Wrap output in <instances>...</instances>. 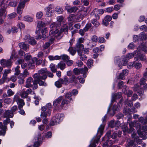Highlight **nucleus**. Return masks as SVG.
Instances as JSON below:
<instances>
[{"instance_id": "f257e3e1", "label": "nucleus", "mask_w": 147, "mask_h": 147, "mask_svg": "<svg viewBox=\"0 0 147 147\" xmlns=\"http://www.w3.org/2000/svg\"><path fill=\"white\" fill-rule=\"evenodd\" d=\"M139 122H140L139 123L138 122L135 121L133 122H131L129 123L130 130L132 132L134 130L133 127H134L139 128L140 129L141 128L140 124L144 125L147 124V117L144 119V118L141 117L139 118Z\"/></svg>"}, {"instance_id": "f03ea898", "label": "nucleus", "mask_w": 147, "mask_h": 147, "mask_svg": "<svg viewBox=\"0 0 147 147\" xmlns=\"http://www.w3.org/2000/svg\"><path fill=\"white\" fill-rule=\"evenodd\" d=\"M38 73H36L33 76L34 78H40L43 80H45L47 78V69L46 68H43L38 71Z\"/></svg>"}, {"instance_id": "7ed1b4c3", "label": "nucleus", "mask_w": 147, "mask_h": 147, "mask_svg": "<svg viewBox=\"0 0 147 147\" xmlns=\"http://www.w3.org/2000/svg\"><path fill=\"white\" fill-rule=\"evenodd\" d=\"M13 101L14 102L16 101L17 102L18 105L19 109H22L25 105L24 100L20 98L18 93L14 95L13 98Z\"/></svg>"}, {"instance_id": "20e7f679", "label": "nucleus", "mask_w": 147, "mask_h": 147, "mask_svg": "<svg viewBox=\"0 0 147 147\" xmlns=\"http://www.w3.org/2000/svg\"><path fill=\"white\" fill-rule=\"evenodd\" d=\"M64 117V115L62 114H57L53 117V119L54 120L51 121L50 124L51 125H53L57 123H59L60 121L62 120Z\"/></svg>"}, {"instance_id": "39448f33", "label": "nucleus", "mask_w": 147, "mask_h": 147, "mask_svg": "<svg viewBox=\"0 0 147 147\" xmlns=\"http://www.w3.org/2000/svg\"><path fill=\"white\" fill-rule=\"evenodd\" d=\"M104 127V125H101L100 126L98 129L97 134L99 135V133H100V135H98V136H99V138L97 140H94L93 142L91 143L90 144V146L91 147H95L96 146V144L98 143L101 135L102 134Z\"/></svg>"}, {"instance_id": "423d86ee", "label": "nucleus", "mask_w": 147, "mask_h": 147, "mask_svg": "<svg viewBox=\"0 0 147 147\" xmlns=\"http://www.w3.org/2000/svg\"><path fill=\"white\" fill-rule=\"evenodd\" d=\"M81 11L79 12L77 15L76 16L78 17L79 19H82L88 14V10L86 8L81 6Z\"/></svg>"}, {"instance_id": "0eeeda50", "label": "nucleus", "mask_w": 147, "mask_h": 147, "mask_svg": "<svg viewBox=\"0 0 147 147\" xmlns=\"http://www.w3.org/2000/svg\"><path fill=\"white\" fill-rule=\"evenodd\" d=\"M57 25L55 22H53L51 24L50 26V28L51 29L50 30L49 34L50 35H55L58 32V29H56L55 30H54L56 29L57 28Z\"/></svg>"}, {"instance_id": "6e6552de", "label": "nucleus", "mask_w": 147, "mask_h": 147, "mask_svg": "<svg viewBox=\"0 0 147 147\" xmlns=\"http://www.w3.org/2000/svg\"><path fill=\"white\" fill-rule=\"evenodd\" d=\"M115 63H116L119 67H120L121 65H125L128 62L126 58H124V59L122 61V62H121L119 57H116L115 58Z\"/></svg>"}, {"instance_id": "1a4fd4ad", "label": "nucleus", "mask_w": 147, "mask_h": 147, "mask_svg": "<svg viewBox=\"0 0 147 147\" xmlns=\"http://www.w3.org/2000/svg\"><path fill=\"white\" fill-rule=\"evenodd\" d=\"M12 62L11 60L9 59L6 60L5 59H1L0 61V63L1 65L4 66L9 67L11 66Z\"/></svg>"}, {"instance_id": "9d476101", "label": "nucleus", "mask_w": 147, "mask_h": 147, "mask_svg": "<svg viewBox=\"0 0 147 147\" xmlns=\"http://www.w3.org/2000/svg\"><path fill=\"white\" fill-rule=\"evenodd\" d=\"M25 3L22 2V0H21L19 4L17 7V13L18 14H21L22 13V10L24 8Z\"/></svg>"}, {"instance_id": "9b49d317", "label": "nucleus", "mask_w": 147, "mask_h": 147, "mask_svg": "<svg viewBox=\"0 0 147 147\" xmlns=\"http://www.w3.org/2000/svg\"><path fill=\"white\" fill-rule=\"evenodd\" d=\"M32 92V89L30 88L27 89L26 91H25L24 89H23L20 94V96L23 98H25L27 97L28 94L31 93Z\"/></svg>"}, {"instance_id": "f8f14e48", "label": "nucleus", "mask_w": 147, "mask_h": 147, "mask_svg": "<svg viewBox=\"0 0 147 147\" xmlns=\"http://www.w3.org/2000/svg\"><path fill=\"white\" fill-rule=\"evenodd\" d=\"M7 129L6 125H3L2 123L0 122V136H4Z\"/></svg>"}, {"instance_id": "ddd939ff", "label": "nucleus", "mask_w": 147, "mask_h": 147, "mask_svg": "<svg viewBox=\"0 0 147 147\" xmlns=\"http://www.w3.org/2000/svg\"><path fill=\"white\" fill-rule=\"evenodd\" d=\"M42 111L41 112L40 116L41 118L46 117L47 115V113L49 115L51 114V112L50 111H47L46 110V107H42Z\"/></svg>"}, {"instance_id": "4468645a", "label": "nucleus", "mask_w": 147, "mask_h": 147, "mask_svg": "<svg viewBox=\"0 0 147 147\" xmlns=\"http://www.w3.org/2000/svg\"><path fill=\"white\" fill-rule=\"evenodd\" d=\"M24 39L26 40H27L28 43L31 45H34L36 44L35 40L33 38L31 37L29 35H26L25 36Z\"/></svg>"}, {"instance_id": "2eb2a0df", "label": "nucleus", "mask_w": 147, "mask_h": 147, "mask_svg": "<svg viewBox=\"0 0 147 147\" xmlns=\"http://www.w3.org/2000/svg\"><path fill=\"white\" fill-rule=\"evenodd\" d=\"M47 29L46 28H44L42 29L41 31V33L42 34V36L41 35H38V37L36 38L37 39H41L44 40L46 38V36L45 34L47 32Z\"/></svg>"}, {"instance_id": "dca6fc26", "label": "nucleus", "mask_w": 147, "mask_h": 147, "mask_svg": "<svg viewBox=\"0 0 147 147\" xmlns=\"http://www.w3.org/2000/svg\"><path fill=\"white\" fill-rule=\"evenodd\" d=\"M65 8L67 10V12L69 13L75 12L78 9L77 7L75 6L73 7H71L70 6H66L65 7Z\"/></svg>"}, {"instance_id": "f3484780", "label": "nucleus", "mask_w": 147, "mask_h": 147, "mask_svg": "<svg viewBox=\"0 0 147 147\" xmlns=\"http://www.w3.org/2000/svg\"><path fill=\"white\" fill-rule=\"evenodd\" d=\"M63 99V96H60L55 100L53 102V105L54 107H58L61 101Z\"/></svg>"}, {"instance_id": "a211bd4d", "label": "nucleus", "mask_w": 147, "mask_h": 147, "mask_svg": "<svg viewBox=\"0 0 147 147\" xmlns=\"http://www.w3.org/2000/svg\"><path fill=\"white\" fill-rule=\"evenodd\" d=\"M70 101L66 99H63L61 102V104L60 106L62 109L65 108L67 107V105L69 103Z\"/></svg>"}, {"instance_id": "6ab92c4d", "label": "nucleus", "mask_w": 147, "mask_h": 147, "mask_svg": "<svg viewBox=\"0 0 147 147\" xmlns=\"http://www.w3.org/2000/svg\"><path fill=\"white\" fill-rule=\"evenodd\" d=\"M33 81V79L31 77H29L26 80L25 87L28 88L32 87L31 83Z\"/></svg>"}, {"instance_id": "aec40b11", "label": "nucleus", "mask_w": 147, "mask_h": 147, "mask_svg": "<svg viewBox=\"0 0 147 147\" xmlns=\"http://www.w3.org/2000/svg\"><path fill=\"white\" fill-rule=\"evenodd\" d=\"M13 116V113L11 111L8 110L5 111L4 117L6 118L12 117Z\"/></svg>"}, {"instance_id": "412c9836", "label": "nucleus", "mask_w": 147, "mask_h": 147, "mask_svg": "<svg viewBox=\"0 0 147 147\" xmlns=\"http://www.w3.org/2000/svg\"><path fill=\"white\" fill-rule=\"evenodd\" d=\"M37 80L38 83L40 86H46L47 84L46 83L42 80V79L40 78H34Z\"/></svg>"}, {"instance_id": "4be33fe9", "label": "nucleus", "mask_w": 147, "mask_h": 147, "mask_svg": "<svg viewBox=\"0 0 147 147\" xmlns=\"http://www.w3.org/2000/svg\"><path fill=\"white\" fill-rule=\"evenodd\" d=\"M128 72V71L127 69L123 70L121 73L119 75V78L123 80L124 76L127 75Z\"/></svg>"}, {"instance_id": "5701e85b", "label": "nucleus", "mask_w": 147, "mask_h": 147, "mask_svg": "<svg viewBox=\"0 0 147 147\" xmlns=\"http://www.w3.org/2000/svg\"><path fill=\"white\" fill-rule=\"evenodd\" d=\"M11 71V70L10 69H7L4 70L3 76V78L4 80H5L7 79V75L10 73Z\"/></svg>"}, {"instance_id": "b1692460", "label": "nucleus", "mask_w": 147, "mask_h": 147, "mask_svg": "<svg viewBox=\"0 0 147 147\" xmlns=\"http://www.w3.org/2000/svg\"><path fill=\"white\" fill-rule=\"evenodd\" d=\"M144 51L145 53H147V47L145 45H141L139 47L137 48V50L139 52L141 49Z\"/></svg>"}, {"instance_id": "393cba45", "label": "nucleus", "mask_w": 147, "mask_h": 147, "mask_svg": "<svg viewBox=\"0 0 147 147\" xmlns=\"http://www.w3.org/2000/svg\"><path fill=\"white\" fill-rule=\"evenodd\" d=\"M66 67V65L65 63L61 61L59 63L57 66L58 68H60L61 70H63Z\"/></svg>"}, {"instance_id": "a878e982", "label": "nucleus", "mask_w": 147, "mask_h": 147, "mask_svg": "<svg viewBox=\"0 0 147 147\" xmlns=\"http://www.w3.org/2000/svg\"><path fill=\"white\" fill-rule=\"evenodd\" d=\"M19 45L21 49H23L26 51H27L28 49V46L24 42L19 43Z\"/></svg>"}, {"instance_id": "bb28decb", "label": "nucleus", "mask_w": 147, "mask_h": 147, "mask_svg": "<svg viewBox=\"0 0 147 147\" xmlns=\"http://www.w3.org/2000/svg\"><path fill=\"white\" fill-rule=\"evenodd\" d=\"M122 92L128 97L131 96L133 93L132 91L126 89H123Z\"/></svg>"}, {"instance_id": "cd10ccee", "label": "nucleus", "mask_w": 147, "mask_h": 147, "mask_svg": "<svg viewBox=\"0 0 147 147\" xmlns=\"http://www.w3.org/2000/svg\"><path fill=\"white\" fill-rule=\"evenodd\" d=\"M78 78V77L76 78L75 76L73 75L71 78L69 82L72 83H74L75 84H76L78 83V81L77 80V79Z\"/></svg>"}, {"instance_id": "c85d7f7f", "label": "nucleus", "mask_w": 147, "mask_h": 147, "mask_svg": "<svg viewBox=\"0 0 147 147\" xmlns=\"http://www.w3.org/2000/svg\"><path fill=\"white\" fill-rule=\"evenodd\" d=\"M78 55L80 56V58L81 60L84 61L86 59L87 57L86 55L83 54L79 50L78 51Z\"/></svg>"}, {"instance_id": "c756f323", "label": "nucleus", "mask_w": 147, "mask_h": 147, "mask_svg": "<svg viewBox=\"0 0 147 147\" xmlns=\"http://www.w3.org/2000/svg\"><path fill=\"white\" fill-rule=\"evenodd\" d=\"M128 142V146L127 147H136V144H134V142L132 140L130 139L127 140Z\"/></svg>"}, {"instance_id": "7c9ffc66", "label": "nucleus", "mask_w": 147, "mask_h": 147, "mask_svg": "<svg viewBox=\"0 0 147 147\" xmlns=\"http://www.w3.org/2000/svg\"><path fill=\"white\" fill-rule=\"evenodd\" d=\"M3 1L1 2V5L4 7L3 8H1L0 10V16H1L4 15L5 12V5L3 4Z\"/></svg>"}, {"instance_id": "2f4dec72", "label": "nucleus", "mask_w": 147, "mask_h": 147, "mask_svg": "<svg viewBox=\"0 0 147 147\" xmlns=\"http://www.w3.org/2000/svg\"><path fill=\"white\" fill-rule=\"evenodd\" d=\"M76 47L77 49V51L78 50L80 52L81 50L84 49V46L83 45L79 43H77L76 44Z\"/></svg>"}, {"instance_id": "473e14b6", "label": "nucleus", "mask_w": 147, "mask_h": 147, "mask_svg": "<svg viewBox=\"0 0 147 147\" xmlns=\"http://www.w3.org/2000/svg\"><path fill=\"white\" fill-rule=\"evenodd\" d=\"M24 20L28 22H32L33 19L32 17L29 16H26L24 17Z\"/></svg>"}, {"instance_id": "72a5a7b5", "label": "nucleus", "mask_w": 147, "mask_h": 147, "mask_svg": "<svg viewBox=\"0 0 147 147\" xmlns=\"http://www.w3.org/2000/svg\"><path fill=\"white\" fill-rule=\"evenodd\" d=\"M122 129L123 131L125 132H127L128 133H131V131H130V129H129L128 128V127L126 125H124L122 127Z\"/></svg>"}, {"instance_id": "f704fd0d", "label": "nucleus", "mask_w": 147, "mask_h": 147, "mask_svg": "<svg viewBox=\"0 0 147 147\" xmlns=\"http://www.w3.org/2000/svg\"><path fill=\"white\" fill-rule=\"evenodd\" d=\"M60 79L62 84L67 85L69 83V82L68 81V78L66 77H65L63 79Z\"/></svg>"}, {"instance_id": "c9c22d12", "label": "nucleus", "mask_w": 147, "mask_h": 147, "mask_svg": "<svg viewBox=\"0 0 147 147\" xmlns=\"http://www.w3.org/2000/svg\"><path fill=\"white\" fill-rule=\"evenodd\" d=\"M17 58V55L15 51H13L12 52L11 55L10 57V59L11 60V59L15 60Z\"/></svg>"}, {"instance_id": "e433bc0d", "label": "nucleus", "mask_w": 147, "mask_h": 147, "mask_svg": "<svg viewBox=\"0 0 147 147\" xmlns=\"http://www.w3.org/2000/svg\"><path fill=\"white\" fill-rule=\"evenodd\" d=\"M121 97V93H118L116 94H115L114 95L112 96L111 100L112 102L114 101L115 100V98H120Z\"/></svg>"}, {"instance_id": "4c0bfd02", "label": "nucleus", "mask_w": 147, "mask_h": 147, "mask_svg": "<svg viewBox=\"0 0 147 147\" xmlns=\"http://www.w3.org/2000/svg\"><path fill=\"white\" fill-rule=\"evenodd\" d=\"M88 70V69L86 67H84V68H82L80 69L81 72L84 74V78L86 77V75L85 74L87 72Z\"/></svg>"}, {"instance_id": "58836bf2", "label": "nucleus", "mask_w": 147, "mask_h": 147, "mask_svg": "<svg viewBox=\"0 0 147 147\" xmlns=\"http://www.w3.org/2000/svg\"><path fill=\"white\" fill-rule=\"evenodd\" d=\"M51 71L53 73H55L57 71V69L55 65L54 64H51L50 66Z\"/></svg>"}, {"instance_id": "ea45409f", "label": "nucleus", "mask_w": 147, "mask_h": 147, "mask_svg": "<svg viewBox=\"0 0 147 147\" xmlns=\"http://www.w3.org/2000/svg\"><path fill=\"white\" fill-rule=\"evenodd\" d=\"M53 5H52L50 4L48 6L46 7L45 8V11H52L51 10L53 8Z\"/></svg>"}, {"instance_id": "a19ab883", "label": "nucleus", "mask_w": 147, "mask_h": 147, "mask_svg": "<svg viewBox=\"0 0 147 147\" xmlns=\"http://www.w3.org/2000/svg\"><path fill=\"white\" fill-rule=\"evenodd\" d=\"M62 83L60 79L58 81L55 83V85L58 88H59L62 86Z\"/></svg>"}, {"instance_id": "79ce46f5", "label": "nucleus", "mask_w": 147, "mask_h": 147, "mask_svg": "<svg viewBox=\"0 0 147 147\" xmlns=\"http://www.w3.org/2000/svg\"><path fill=\"white\" fill-rule=\"evenodd\" d=\"M55 10L59 14L62 13L63 11V9L60 7H56Z\"/></svg>"}, {"instance_id": "37998d69", "label": "nucleus", "mask_w": 147, "mask_h": 147, "mask_svg": "<svg viewBox=\"0 0 147 147\" xmlns=\"http://www.w3.org/2000/svg\"><path fill=\"white\" fill-rule=\"evenodd\" d=\"M134 66L137 69H139L141 67L142 65L140 63L135 61Z\"/></svg>"}, {"instance_id": "c03bdc74", "label": "nucleus", "mask_w": 147, "mask_h": 147, "mask_svg": "<svg viewBox=\"0 0 147 147\" xmlns=\"http://www.w3.org/2000/svg\"><path fill=\"white\" fill-rule=\"evenodd\" d=\"M68 27L66 25H65L64 27L61 29V31L64 32L66 34L68 33Z\"/></svg>"}, {"instance_id": "a18cd8bd", "label": "nucleus", "mask_w": 147, "mask_h": 147, "mask_svg": "<svg viewBox=\"0 0 147 147\" xmlns=\"http://www.w3.org/2000/svg\"><path fill=\"white\" fill-rule=\"evenodd\" d=\"M33 85H32V86L33 87V89H36L38 88L37 84L38 82L37 80L35 79L33 81Z\"/></svg>"}, {"instance_id": "49530a36", "label": "nucleus", "mask_w": 147, "mask_h": 147, "mask_svg": "<svg viewBox=\"0 0 147 147\" xmlns=\"http://www.w3.org/2000/svg\"><path fill=\"white\" fill-rule=\"evenodd\" d=\"M138 58L140 60L142 61H144L146 59V56L143 54H141L139 55Z\"/></svg>"}, {"instance_id": "de8ad7c7", "label": "nucleus", "mask_w": 147, "mask_h": 147, "mask_svg": "<svg viewBox=\"0 0 147 147\" xmlns=\"http://www.w3.org/2000/svg\"><path fill=\"white\" fill-rule=\"evenodd\" d=\"M68 51H69L70 53L73 55H74L76 53V51L73 49L72 47H70L68 49Z\"/></svg>"}, {"instance_id": "09e8293b", "label": "nucleus", "mask_w": 147, "mask_h": 147, "mask_svg": "<svg viewBox=\"0 0 147 147\" xmlns=\"http://www.w3.org/2000/svg\"><path fill=\"white\" fill-rule=\"evenodd\" d=\"M130 110L129 108L124 109L123 110V113L125 115L130 114Z\"/></svg>"}, {"instance_id": "8fccbe9b", "label": "nucleus", "mask_w": 147, "mask_h": 147, "mask_svg": "<svg viewBox=\"0 0 147 147\" xmlns=\"http://www.w3.org/2000/svg\"><path fill=\"white\" fill-rule=\"evenodd\" d=\"M44 25L45 24L44 23L42 22V21H40L38 22L37 24V27L38 28H39V30L40 29V28L43 27Z\"/></svg>"}, {"instance_id": "3c124183", "label": "nucleus", "mask_w": 147, "mask_h": 147, "mask_svg": "<svg viewBox=\"0 0 147 147\" xmlns=\"http://www.w3.org/2000/svg\"><path fill=\"white\" fill-rule=\"evenodd\" d=\"M17 16V14L15 12L9 14L8 18L9 19H12L14 18Z\"/></svg>"}, {"instance_id": "603ef678", "label": "nucleus", "mask_w": 147, "mask_h": 147, "mask_svg": "<svg viewBox=\"0 0 147 147\" xmlns=\"http://www.w3.org/2000/svg\"><path fill=\"white\" fill-rule=\"evenodd\" d=\"M43 14L42 12L39 11L38 12L36 15V18L38 19L41 18L43 16Z\"/></svg>"}, {"instance_id": "864d4df0", "label": "nucleus", "mask_w": 147, "mask_h": 147, "mask_svg": "<svg viewBox=\"0 0 147 147\" xmlns=\"http://www.w3.org/2000/svg\"><path fill=\"white\" fill-rule=\"evenodd\" d=\"M74 73L76 75H79L81 73L80 70L77 68H75L73 70Z\"/></svg>"}, {"instance_id": "5fc2aeb1", "label": "nucleus", "mask_w": 147, "mask_h": 147, "mask_svg": "<svg viewBox=\"0 0 147 147\" xmlns=\"http://www.w3.org/2000/svg\"><path fill=\"white\" fill-rule=\"evenodd\" d=\"M7 93L8 94V96H12L14 94V92L12 91V90L11 89H9L7 90Z\"/></svg>"}, {"instance_id": "6e6d98bb", "label": "nucleus", "mask_w": 147, "mask_h": 147, "mask_svg": "<svg viewBox=\"0 0 147 147\" xmlns=\"http://www.w3.org/2000/svg\"><path fill=\"white\" fill-rule=\"evenodd\" d=\"M98 41L99 43H103L105 42V40L104 37H100L98 38Z\"/></svg>"}, {"instance_id": "4d7b16f0", "label": "nucleus", "mask_w": 147, "mask_h": 147, "mask_svg": "<svg viewBox=\"0 0 147 147\" xmlns=\"http://www.w3.org/2000/svg\"><path fill=\"white\" fill-rule=\"evenodd\" d=\"M71 92L67 93L65 95V98L66 100L69 99L71 96Z\"/></svg>"}, {"instance_id": "13d9d810", "label": "nucleus", "mask_w": 147, "mask_h": 147, "mask_svg": "<svg viewBox=\"0 0 147 147\" xmlns=\"http://www.w3.org/2000/svg\"><path fill=\"white\" fill-rule=\"evenodd\" d=\"M64 18L63 16H60L57 18V21L60 23L62 22ZM60 24V23L58 25V26Z\"/></svg>"}, {"instance_id": "bf43d9fd", "label": "nucleus", "mask_w": 147, "mask_h": 147, "mask_svg": "<svg viewBox=\"0 0 147 147\" xmlns=\"http://www.w3.org/2000/svg\"><path fill=\"white\" fill-rule=\"evenodd\" d=\"M92 23L95 26H98L99 24V22L96 20V19H94L92 21Z\"/></svg>"}, {"instance_id": "052dcab7", "label": "nucleus", "mask_w": 147, "mask_h": 147, "mask_svg": "<svg viewBox=\"0 0 147 147\" xmlns=\"http://www.w3.org/2000/svg\"><path fill=\"white\" fill-rule=\"evenodd\" d=\"M43 107H46L47 111H50L52 108V105L50 103H48L47 104L46 106H43Z\"/></svg>"}, {"instance_id": "680f3d73", "label": "nucleus", "mask_w": 147, "mask_h": 147, "mask_svg": "<svg viewBox=\"0 0 147 147\" xmlns=\"http://www.w3.org/2000/svg\"><path fill=\"white\" fill-rule=\"evenodd\" d=\"M135 64V61L130 62L127 65V68L128 69H130L132 68L134 66Z\"/></svg>"}, {"instance_id": "e2e57ef3", "label": "nucleus", "mask_w": 147, "mask_h": 147, "mask_svg": "<svg viewBox=\"0 0 147 147\" xmlns=\"http://www.w3.org/2000/svg\"><path fill=\"white\" fill-rule=\"evenodd\" d=\"M98 37L95 35H94L91 37L92 40L95 42H96L98 41Z\"/></svg>"}, {"instance_id": "0e129e2a", "label": "nucleus", "mask_w": 147, "mask_h": 147, "mask_svg": "<svg viewBox=\"0 0 147 147\" xmlns=\"http://www.w3.org/2000/svg\"><path fill=\"white\" fill-rule=\"evenodd\" d=\"M20 66H17L16 68L15 69V75H18L20 73V71L19 70Z\"/></svg>"}, {"instance_id": "69168bd1", "label": "nucleus", "mask_w": 147, "mask_h": 147, "mask_svg": "<svg viewBox=\"0 0 147 147\" xmlns=\"http://www.w3.org/2000/svg\"><path fill=\"white\" fill-rule=\"evenodd\" d=\"M91 24L90 23H89L86 24L85 27L84 28L85 31H87L90 28Z\"/></svg>"}, {"instance_id": "338daca9", "label": "nucleus", "mask_w": 147, "mask_h": 147, "mask_svg": "<svg viewBox=\"0 0 147 147\" xmlns=\"http://www.w3.org/2000/svg\"><path fill=\"white\" fill-rule=\"evenodd\" d=\"M75 18L74 16L73 15H71L68 18V19L69 21H74Z\"/></svg>"}, {"instance_id": "774afa93", "label": "nucleus", "mask_w": 147, "mask_h": 147, "mask_svg": "<svg viewBox=\"0 0 147 147\" xmlns=\"http://www.w3.org/2000/svg\"><path fill=\"white\" fill-rule=\"evenodd\" d=\"M140 39L142 40L146 39V34L144 32L141 33L140 35Z\"/></svg>"}]
</instances>
